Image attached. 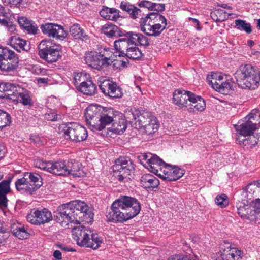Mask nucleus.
Segmentation results:
<instances>
[{"label": "nucleus", "mask_w": 260, "mask_h": 260, "mask_svg": "<svg viewBox=\"0 0 260 260\" xmlns=\"http://www.w3.org/2000/svg\"><path fill=\"white\" fill-rule=\"evenodd\" d=\"M77 90L85 95H92L96 93L97 87L92 80L87 79L82 85H80Z\"/></svg>", "instance_id": "obj_32"}, {"label": "nucleus", "mask_w": 260, "mask_h": 260, "mask_svg": "<svg viewBox=\"0 0 260 260\" xmlns=\"http://www.w3.org/2000/svg\"><path fill=\"white\" fill-rule=\"evenodd\" d=\"M159 176L168 181H175L184 174V170L176 166L165 164L160 169Z\"/></svg>", "instance_id": "obj_17"}, {"label": "nucleus", "mask_w": 260, "mask_h": 260, "mask_svg": "<svg viewBox=\"0 0 260 260\" xmlns=\"http://www.w3.org/2000/svg\"><path fill=\"white\" fill-rule=\"evenodd\" d=\"M54 214L55 220L63 226L68 225L69 223H80L78 213H75L69 203L59 206Z\"/></svg>", "instance_id": "obj_10"}, {"label": "nucleus", "mask_w": 260, "mask_h": 260, "mask_svg": "<svg viewBox=\"0 0 260 260\" xmlns=\"http://www.w3.org/2000/svg\"><path fill=\"white\" fill-rule=\"evenodd\" d=\"M120 8L122 11L127 12L133 19L138 18L141 12L139 9L127 2H122Z\"/></svg>", "instance_id": "obj_39"}, {"label": "nucleus", "mask_w": 260, "mask_h": 260, "mask_svg": "<svg viewBox=\"0 0 260 260\" xmlns=\"http://www.w3.org/2000/svg\"><path fill=\"white\" fill-rule=\"evenodd\" d=\"M73 237L78 245L93 249H98L102 243V239L98 234L83 226L73 228Z\"/></svg>", "instance_id": "obj_4"}, {"label": "nucleus", "mask_w": 260, "mask_h": 260, "mask_svg": "<svg viewBox=\"0 0 260 260\" xmlns=\"http://www.w3.org/2000/svg\"><path fill=\"white\" fill-rule=\"evenodd\" d=\"M31 140L32 142H33L35 144H42L43 142L41 140V138L37 135L32 136L31 137Z\"/></svg>", "instance_id": "obj_60"}, {"label": "nucleus", "mask_w": 260, "mask_h": 260, "mask_svg": "<svg viewBox=\"0 0 260 260\" xmlns=\"http://www.w3.org/2000/svg\"><path fill=\"white\" fill-rule=\"evenodd\" d=\"M103 31L105 35L109 37H116L119 35L118 27L115 25H105L103 27Z\"/></svg>", "instance_id": "obj_46"}, {"label": "nucleus", "mask_w": 260, "mask_h": 260, "mask_svg": "<svg viewBox=\"0 0 260 260\" xmlns=\"http://www.w3.org/2000/svg\"><path fill=\"white\" fill-rule=\"evenodd\" d=\"M18 22L22 28H23L28 33L36 34L38 31L37 25L31 20L25 17H18Z\"/></svg>", "instance_id": "obj_34"}, {"label": "nucleus", "mask_w": 260, "mask_h": 260, "mask_svg": "<svg viewBox=\"0 0 260 260\" xmlns=\"http://www.w3.org/2000/svg\"><path fill=\"white\" fill-rule=\"evenodd\" d=\"M224 78H226V77L221 73H212L210 75H208L207 77L209 84L215 90H217V86H219Z\"/></svg>", "instance_id": "obj_40"}, {"label": "nucleus", "mask_w": 260, "mask_h": 260, "mask_svg": "<svg viewBox=\"0 0 260 260\" xmlns=\"http://www.w3.org/2000/svg\"><path fill=\"white\" fill-rule=\"evenodd\" d=\"M128 114L132 115L133 118L136 120V125L139 128H143L147 135L153 134L158 129L159 123L157 118L151 113L135 109L129 111Z\"/></svg>", "instance_id": "obj_5"}, {"label": "nucleus", "mask_w": 260, "mask_h": 260, "mask_svg": "<svg viewBox=\"0 0 260 260\" xmlns=\"http://www.w3.org/2000/svg\"><path fill=\"white\" fill-rule=\"evenodd\" d=\"M20 86L16 85L9 82H2L0 83V92H7L9 91L10 93H8L7 96L11 99V96H12L13 92H15L17 87H19Z\"/></svg>", "instance_id": "obj_44"}, {"label": "nucleus", "mask_w": 260, "mask_h": 260, "mask_svg": "<svg viewBox=\"0 0 260 260\" xmlns=\"http://www.w3.org/2000/svg\"><path fill=\"white\" fill-rule=\"evenodd\" d=\"M34 165L36 168L46 170L57 175H67L69 172L66 170V165L64 161L53 162L37 159L34 161Z\"/></svg>", "instance_id": "obj_13"}, {"label": "nucleus", "mask_w": 260, "mask_h": 260, "mask_svg": "<svg viewBox=\"0 0 260 260\" xmlns=\"http://www.w3.org/2000/svg\"><path fill=\"white\" fill-rule=\"evenodd\" d=\"M114 111L113 109H109L106 112L100 114L97 123L95 124L94 129L101 131L107 125L110 124L114 120Z\"/></svg>", "instance_id": "obj_27"}, {"label": "nucleus", "mask_w": 260, "mask_h": 260, "mask_svg": "<svg viewBox=\"0 0 260 260\" xmlns=\"http://www.w3.org/2000/svg\"><path fill=\"white\" fill-rule=\"evenodd\" d=\"M165 9V5L164 4L153 3V11H162Z\"/></svg>", "instance_id": "obj_59"}, {"label": "nucleus", "mask_w": 260, "mask_h": 260, "mask_svg": "<svg viewBox=\"0 0 260 260\" xmlns=\"http://www.w3.org/2000/svg\"><path fill=\"white\" fill-rule=\"evenodd\" d=\"M38 49L41 58L48 63L56 62L60 57L61 46L52 45L49 41L42 40L39 45Z\"/></svg>", "instance_id": "obj_9"}, {"label": "nucleus", "mask_w": 260, "mask_h": 260, "mask_svg": "<svg viewBox=\"0 0 260 260\" xmlns=\"http://www.w3.org/2000/svg\"><path fill=\"white\" fill-rule=\"evenodd\" d=\"M114 47L118 52L119 57L125 56L133 60H139L143 56L142 52L138 47V45L129 46L125 43H123V44L121 43Z\"/></svg>", "instance_id": "obj_16"}, {"label": "nucleus", "mask_w": 260, "mask_h": 260, "mask_svg": "<svg viewBox=\"0 0 260 260\" xmlns=\"http://www.w3.org/2000/svg\"><path fill=\"white\" fill-rule=\"evenodd\" d=\"M5 26H6L8 28V31L11 32H14L16 30V27L15 25L12 24L11 23H10L8 21L7 25H3Z\"/></svg>", "instance_id": "obj_61"}, {"label": "nucleus", "mask_w": 260, "mask_h": 260, "mask_svg": "<svg viewBox=\"0 0 260 260\" xmlns=\"http://www.w3.org/2000/svg\"><path fill=\"white\" fill-rule=\"evenodd\" d=\"M237 141L240 145L246 146L247 148H252L257 143V140L253 134H251L244 138L243 136H240L239 141Z\"/></svg>", "instance_id": "obj_42"}, {"label": "nucleus", "mask_w": 260, "mask_h": 260, "mask_svg": "<svg viewBox=\"0 0 260 260\" xmlns=\"http://www.w3.org/2000/svg\"><path fill=\"white\" fill-rule=\"evenodd\" d=\"M237 83L243 89H255L260 81V73L250 64L241 65L235 73Z\"/></svg>", "instance_id": "obj_2"}, {"label": "nucleus", "mask_w": 260, "mask_h": 260, "mask_svg": "<svg viewBox=\"0 0 260 260\" xmlns=\"http://www.w3.org/2000/svg\"><path fill=\"white\" fill-rule=\"evenodd\" d=\"M4 3H7L11 7L19 6L23 0H3Z\"/></svg>", "instance_id": "obj_57"}, {"label": "nucleus", "mask_w": 260, "mask_h": 260, "mask_svg": "<svg viewBox=\"0 0 260 260\" xmlns=\"http://www.w3.org/2000/svg\"><path fill=\"white\" fill-rule=\"evenodd\" d=\"M88 77H89V75L84 73H77L74 74V84L77 89L79 87L80 85H82L83 82L88 79Z\"/></svg>", "instance_id": "obj_48"}, {"label": "nucleus", "mask_w": 260, "mask_h": 260, "mask_svg": "<svg viewBox=\"0 0 260 260\" xmlns=\"http://www.w3.org/2000/svg\"><path fill=\"white\" fill-rule=\"evenodd\" d=\"M72 209L75 211V213H77L76 212H79L80 214H85L86 215H88L89 217H92V214L90 212H88L89 208L87 204L81 201H73L69 203Z\"/></svg>", "instance_id": "obj_36"}, {"label": "nucleus", "mask_w": 260, "mask_h": 260, "mask_svg": "<svg viewBox=\"0 0 260 260\" xmlns=\"http://www.w3.org/2000/svg\"><path fill=\"white\" fill-rule=\"evenodd\" d=\"M59 129L66 139H69L75 142L83 141L88 136L86 129L76 123L63 124L60 126Z\"/></svg>", "instance_id": "obj_8"}, {"label": "nucleus", "mask_w": 260, "mask_h": 260, "mask_svg": "<svg viewBox=\"0 0 260 260\" xmlns=\"http://www.w3.org/2000/svg\"><path fill=\"white\" fill-rule=\"evenodd\" d=\"M10 45L18 52L28 51L30 49L29 44L26 40L16 37L11 38Z\"/></svg>", "instance_id": "obj_33"}, {"label": "nucleus", "mask_w": 260, "mask_h": 260, "mask_svg": "<svg viewBox=\"0 0 260 260\" xmlns=\"http://www.w3.org/2000/svg\"><path fill=\"white\" fill-rule=\"evenodd\" d=\"M119 12V10L116 8L103 6L100 14L102 17L106 20L116 21L120 16Z\"/></svg>", "instance_id": "obj_31"}, {"label": "nucleus", "mask_w": 260, "mask_h": 260, "mask_svg": "<svg viewBox=\"0 0 260 260\" xmlns=\"http://www.w3.org/2000/svg\"><path fill=\"white\" fill-rule=\"evenodd\" d=\"M233 82L231 80L224 78L216 91L222 94H227L232 89Z\"/></svg>", "instance_id": "obj_43"}, {"label": "nucleus", "mask_w": 260, "mask_h": 260, "mask_svg": "<svg viewBox=\"0 0 260 260\" xmlns=\"http://www.w3.org/2000/svg\"><path fill=\"white\" fill-rule=\"evenodd\" d=\"M257 189L258 188L255 184H248L241 192V200L245 199V201L247 200L249 202L254 197V193Z\"/></svg>", "instance_id": "obj_41"}, {"label": "nucleus", "mask_w": 260, "mask_h": 260, "mask_svg": "<svg viewBox=\"0 0 260 260\" xmlns=\"http://www.w3.org/2000/svg\"><path fill=\"white\" fill-rule=\"evenodd\" d=\"M142 160H145L147 164L146 167L151 172L159 176L162 166L166 163L156 154L150 153H144L141 155Z\"/></svg>", "instance_id": "obj_18"}, {"label": "nucleus", "mask_w": 260, "mask_h": 260, "mask_svg": "<svg viewBox=\"0 0 260 260\" xmlns=\"http://www.w3.org/2000/svg\"><path fill=\"white\" fill-rule=\"evenodd\" d=\"M125 43L127 45H138L139 43L141 46H148L149 42L148 38L140 33H136L132 31L126 33L124 37L114 41V46Z\"/></svg>", "instance_id": "obj_15"}, {"label": "nucleus", "mask_w": 260, "mask_h": 260, "mask_svg": "<svg viewBox=\"0 0 260 260\" xmlns=\"http://www.w3.org/2000/svg\"><path fill=\"white\" fill-rule=\"evenodd\" d=\"M250 202L247 200H241L236 202V208L237 209V213L243 219H248L250 220L252 214L255 212L253 211V201L251 202V204L249 205Z\"/></svg>", "instance_id": "obj_22"}, {"label": "nucleus", "mask_w": 260, "mask_h": 260, "mask_svg": "<svg viewBox=\"0 0 260 260\" xmlns=\"http://www.w3.org/2000/svg\"><path fill=\"white\" fill-rule=\"evenodd\" d=\"M141 209L140 203L136 198L121 196L113 203L106 216L108 222L121 223L137 216Z\"/></svg>", "instance_id": "obj_1"}, {"label": "nucleus", "mask_w": 260, "mask_h": 260, "mask_svg": "<svg viewBox=\"0 0 260 260\" xmlns=\"http://www.w3.org/2000/svg\"><path fill=\"white\" fill-rule=\"evenodd\" d=\"M61 248L64 250L65 251H75V250L74 249H69V248H68L67 247H65V246H62L61 247Z\"/></svg>", "instance_id": "obj_63"}, {"label": "nucleus", "mask_w": 260, "mask_h": 260, "mask_svg": "<svg viewBox=\"0 0 260 260\" xmlns=\"http://www.w3.org/2000/svg\"><path fill=\"white\" fill-rule=\"evenodd\" d=\"M220 256L216 260H240L242 258V251L238 248L230 244L225 243Z\"/></svg>", "instance_id": "obj_20"}, {"label": "nucleus", "mask_w": 260, "mask_h": 260, "mask_svg": "<svg viewBox=\"0 0 260 260\" xmlns=\"http://www.w3.org/2000/svg\"><path fill=\"white\" fill-rule=\"evenodd\" d=\"M127 127V123L125 119L122 116L115 115L113 123L111 127L108 128L109 131L116 134L123 133Z\"/></svg>", "instance_id": "obj_28"}, {"label": "nucleus", "mask_w": 260, "mask_h": 260, "mask_svg": "<svg viewBox=\"0 0 260 260\" xmlns=\"http://www.w3.org/2000/svg\"><path fill=\"white\" fill-rule=\"evenodd\" d=\"M53 256L55 258L60 260L62 258L61 252L59 250H55L53 252Z\"/></svg>", "instance_id": "obj_62"}, {"label": "nucleus", "mask_w": 260, "mask_h": 260, "mask_svg": "<svg viewBox=\"0 0 260 260\" xmlns=\"http://www.w3.org/2000/svg\"><path fill=\"white\" fill-rule=\"evenodd\" d=\"M12 179V178L10 177L0 183V208H1L7 206L8 200L6 195L10 191V183Z\"/></svg>", "instance_id": "obj_29"}, {"label": "nucleus", "mask_w": 260, "mask_h": 260, "mask_svg": "<svg viewBox=\"0 0 260 260\" xmlns=\"http://www.w3.org/2000/svg\"><path fill=\"white\" fill-rule=\"evenodd\" d=\"M100 109L95 105H91L86 108L85 117L87 123L94 128L100 115Z\"/></svg>", "instance_id": "obj_26"}, {"label": "nucleus", "mask_w": 260, "mask_h": 260, "mask_svg": "<svg viewBox=\"0 0 260 260\" xmlns=\"http://www.w3.org/2000/svg\"><path fill=\"white\" fill-rule=\"evenodd\" d=\"M113 83L109 80H103V81H100L99 86L102 92L105 95H108L109 91H110L112 89Z\"/></svg>", "instance_id": "obj_49"}, {"label": "nucleus", "mask_w": 260, "mask_h": 260, "mask_svg": "<svg viewBox=\"0 0 260 260\" xmlns=\"http://www.w3.org/2000/svg\"><path fill=\"white\" fill-rule=\"evenodd\" d=\"M17 88L15 92H13L14 94H12V96H11V99L14 101L16 100L24 106H32L33 102L30 96V91L21 88L20 86Z\"/></svg>", "instance_id": "obj_24"}, {"label": "nucleus", "mask_w": 260, "mask_h": 260, "mask_svg": "<svg viewBox=\"0 0 260 260\" xmlns=\"http://www.w3.org/2000/svg\"><path fill=\"white\" fill-rule=\"evenodd\" d=\"M253 216H251L250 220H254L255 222L260 223V199H256L253 201Z\"/></svg>", "instance_id": "obj_47"}, {"label": "nucleus", "mask_w": 260, "mask_h": 260, "mask_svg": "<svg viewBox=\"0 0 260 260\" xmlns=\"http://www.w3.org/2000/svg\"><path fill=\"white\" fill-rule=\"evenodd\" d=\"M58 115L54 112H50L45 114V118L47 120L56 121L58 119Z\"/></svg>", "instance_id": "obj_56"}, {"label": "nucleus", "mask_w": 260, "mask_h": 260, "mask_svg": "<svg viewBox=\"0 0 260 260\" xmlns=\"http://www.w3.org/2000/svg\"><path fill=\"white\" fill-rule=\"evenodd\" d=\"M18 63L17 55L9 48L0 45V70L13 71L18 67Z\"/></svg>", "instance_id": "obj_11"}, {"label": "nucleus", "mask_w": 260, "mask_h": 260, "mask_svg": "<svg viewBox=\"0 0 260 260\" xmlns=\"http://www.w3.org/2000/svg\"><path fill=\"white\" fill-rule=\"evenodd\" d=\"M254 42L252 41V40H248V45L250 46V47H252L254 45Z\"/></svg>", "instance_id": "obj_64"}, {"label": "nucleus", "mask_w": 260, "mask_h": 260, "mask_svg": "<svg viewBox=\"0 0 260 260\" xmlns=\"http://www.w3.org/2000/svg\"><path fill=\"white\" fill-rule=\"evenodd\" d=\"M113 171L117 173V179L122 181L124 179L130 180L134 174L135 165L128 157L121 156L115 161L113 166Z\"/></svg>", "instance_id": "obj_7"}, {"label": "nucleus", "mask_w": 260, "mask_h": 260, "mask_svg": "<svg viewBox=\"0 0 260 260\" xmlns=\"http://www.w3.org/2000/svg\"><path fill=\"white\" fill-rule=\"evenodd\" d=\"M168 260H191L187 256L182 254L174 255Z\"/></svg>", "instance_id": "obj_58"}, {"label": "nucleus", "mask_w": 260, "mask_h": 260, "mask_svg": "<svg viewBox=\"0 0 260 260\" xmlns=\"http://www.w3.org/2000/svg\"><path fill=\"white\" fill-rule=\"evenodd\" d=\"M40 28L44 34L56 39H63L67 36L63 27L57 24L47 23L41 25Z\"/></svg>", "instance_id": "obj_19"}, {"label": "nucleus", "mask_w": 260, "mask_h": 260, "mask_svg": "<svg viewBox=\"0 0 260 260\" xmlns=\"http://www.w3.org/2000/svg\"><path fill=\"white\" fill-rule=\"evenodd\" d=\"M153 2L147 0H143L138 3V6L148 9L150 11H153Z\"/></svg>", "instance_id": "obj_54"}, {"label": "nucleus", "mask_w": 260, "mask_h": 260, "mask_svg": "<svg viewBox=\"0 0 260 260\" xmlns=\"http://www.w3.org/2000/svg\"><path fill=\"white\" fill-rule=\"evenodd\" d=\"M192 93L183 89H177L173 94V102L180 109L186 110Z\"/></svg>", "instance_id": "obj_21"}, {"label": "nucleus", "mask_w": 260, "mask_h": 260, "mask_svg": "<svg viewBox=\"0 0 260 260\" xmlns=\"http://www.w3.org/2000/svg\"><path fill=\"white\" fill-rule=\"evenodd\" d=\"M235 127L237 132V141H239L240 136H243L244 138L253 134V132L257 128L256 125L250 121L242 123L238 122L235 125Z\"/></svg>", "instance_id": "obj_25"}, {"label": "nucleus", "mask_w": 260, "mask_h": 260, "mask_svg": "<svg viewBox=\"0 0 260 260\" xmlns=\"http://www.w3.org/2000/svg\"><path fill=\"white\" fill-rule=\"evenodd\" d=\"M214 13L216 15L217 14H224V16L222 18H217L216 20L217 21H223L227 19L228 18V16L230 15V13H228V15H226V13L225 11H224L222 9H220L216 10Z\"/></svg>", "instance_id": "obj_55"}, {"label": "nucleus", "mask_w": 260, "mask_h": 260, "mask_svg": "<svg viewBox=\"0 0 260 260\" xmlns=\"http://www.w3.org/2000/svg\"><path fill=\"white\" fill-rule=\"evenodd\" d=\"M26 219L28 222L35 225L44 224L53 219L51 212L47 208L41 210L32 209L27 215Z\"/></svg>", "instance_id": "obj_14"}, {"label": "nucleus", "mask_w": 260, "mask_h": 260, "mask_svg": "<svg viewBox=\"0 0 260 260\" xmlns=\"http://www.w3.org/2000/svg\"><path fill=\"white\" fill-rule=\"evenodd\" d=\"M11 230L13 234L20 239H27L29 236L24 225L19 223L13 224Z\"/></svg>", "instance_id": "obj_37"}, {"label": "nucleus", "mask_w": 260, "mask_h": 260, "mask_svg": "<svg viewBox=\"0 0 260 260\" xmlns=\"http://www.w3.org/2000/svg\"><path fill=\"white\" fill-rule=\"evenodd\" d=\"M186 110L189 113H195L203 111L206 108L204 100L199 95L192 93Z\"/></svg>", "instance_id": "obj_23"}, {"label": "nucleus", "mask_w": 260, "mask_h": 260, "mask_svg": "<svg viewBox=\"0 0 260 260\" xmlns=\"http://www.w3.org/2000/svg\"><path fill=\"white\" fill-rule=\"evenodd\" d=\"M141 184L146 189H153L158 186L159 180L150 174H146L141 178Z\"/></svg>", "instance_id": "obj_30"}, {"label": "nucleus", "mask_w": 260, "mask_h": 260, "mask_svg": "<svg viewBox=\"0 0 260 260\" xmlns=\"http://www.w3.org/2000/svg\"><path fill=\"white\" fill-rule=\"evenodd\" d=\"M9 15V9L0 5V24L1 25H7L8 21L6 18Z\"/></svg>", "instance_id": "obj_52"}, {"label": "nucleus", "mask_w": 260, "mask_h": 260, "mask_svg": "<svg viewBox=\"0 0 260 260\" xmlns=\"http://www.w3.org/2000/svg\"><path fill=\"white\" fill-rule=\"evenodd\" d=\"M235 27L240 31H244L247 34H250L252 32L251 25L249 23L242 19H237L235 21Z\"/></svg>", "instance_id": "obj_45"}, {"label": "nucleus", "mask_w": 260, "mask_h": 260, "mask_svg": "<svg viewBox=\"0 0 260 260\" xmlns=\"http://www.w3.org/2000/svg\"><path fill=\"white\" fill-rule=\"evenodd\" d=\"M122 93L121 88L117 86L116 83H113L112 89L109 91L108 95L112 98H119L121 97Z\"/></svg>", "instance_id": "obj_51"}, {"label": "nucleus", "mask_w": 260, "mask_h": 260, "mask_svg": "<svg viewBox=\"0 0 260 260\" xmlns=\"http://www.w3.org/2000/svg\"><path fill=\"white\" fill-rule=\"evenodd\" d=\"M215 201L217 205L221 208L225 207L229 204L228 197L224 194L217 196Z\"/></svg>", "instance_id": "obj_53"}, {"label": "nucleus", "mask_w": 260, "mask_h": 260, "mask_svg": "<svg viewBox=\"0 0 260 260\" xmlns=\"http://www.w3.org/2000/svg\"><path fill=\"white\" fill-rule=\"evenodd\" d=\"M166 18L159 13H151L140 19L141 30L146 35L158 37L166 29Z\"/></svg>", "instance_id": "obj_3"}, {"label": "nucleus", "mask_w": 260, "mask_h": 260, "mask_svg": "<svg viewBox=\"0 0 260 260\" xmlns=\"http://www.w3.org/2000/svg\"><path fill=\"white\" fill-rule=\"evenodd\" d=\"M80 164L78 161H74V162L69 161L68 165H66V170L68 172V175L71 174L75 177H81L84 175V173L80 169Z\"/></svg>", "instance_id": "obj_35"}, {"label": "nucleus", "mask_w": 260, "mask_h": 260, "mask_svg": "<svg viewBox=\"0 0 260 260\" xmlns=\"http://www.w3.org/2000/svg\"><path fill=\"white\" fill-rule=\"evenodd\" d=\"M70 34L76 39H80L84 41L89 40V37L88 34L84 32L78 24H74L72 25L70 29Z\"/></svg>", "instance_id": "obj_38"}, {"label": "nucleus", "mask_w": 260, "mask_h": 260, "mask_svg": "<svg viewBox=\"0 0 260 260\" xmlns=\"http://www.w3.org/2000/svg\"><path fill=\"white\" fill-rule=\"evenodd\" d=\"M84 60L87 64L91 68L100 70L104 67L110 64L111 61V57L109 55L102 54L97 52H87L85 53Z\"/></svg>", "instance_id": "obj_12"}, {"label": "nucleus", "mask_w": 260, "mask_h": 260, "mask_svg": "<svg viewBox=\"0 0 260 260\" xmlns=\"http://www.w3.org/2000/svg\"><path fill=\"white\" fill-rule=\"evenodd\" d=\"M11 123V117L6 112L0 110V130Z\"/></svg>", "instance_id": "obj_50"}, {"label": "nucleus", "mask_w": 260, "mask_h": 260, "mask_svg": "<svg viewBox=\"0 0 260 260\" xmlns=\"http://www.w3.org/2000/svg\"><path fill=\"white\" fill-rule=\"evenodd\" d=\"M16 189L22 194H32L42 185V179L37 173L26 172L15 183Z\"/></svg>", "instance_id": "obj_6"}]
</instances>
